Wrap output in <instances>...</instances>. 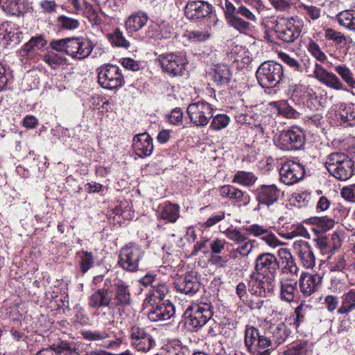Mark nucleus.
I'll use <instances>...</instances> for the list:
<instances>
[{
    "instance_id": "1",
    "label": "nucleus",
    "mask_w": 355,
    "mask_h": 355,
    "mask_svg": "<svg viewBox=\"0 0 355 355\" xmlns=\"http://www.w3.org/2000/svg\"><path fill=\"white\" fill-rule=\"evenodd\" d=\"M236 5H234L229 0H225V16L228 25L241 34H248L252 30V25L240 17L241 15L247 19L255 22L257 17L252 11L241 3L250 4L256 9H259L261 6V0H234Z\"/></svg>"
},
{
    "instance_id": "2",
    "label": "nucleus",
    "mask_w": 355,
    "mask_h": 355,
    "mask_svg": "<svg viewBox=\"0 0 355 355\" xmlns=\"http://www.w3.org/2000/svg\"><path fill=\"white\" fill-rule=\"evenodd\" d=\"M325 167L335 178L345 181L349 180L354 173V162L346 154L333 153L328 155Z\"/></svg>"
},
{
    "instance_id": "3",
    "label": "nucleus",
    "mask_w": 355,
    "mask_h": 355,
    "mask_svg": "<svg viewBox=\"0 0 355 355\" xmlns=\"http://www.w3.org/2000/svg\"><path fill=\"white\" fill-rule=\"evenodd\" d=\"M185 324L191 331H197L207 324L213 315V306L209 303L193 304L186 311Z\"/></svg>"
},
{
    "instance_id": "4",
    "label": "nucleus",
    "mask_w": 355,
    "mask_h": 355,
    "mask_svg": "<svg viewBox=\"0 0 355 355\" xmlns=\"http://www.w3.org/2000/svg\"><path fill=\"white\" fill-rule=\"evenodd\" d=\"M271 23L277 37L284 42H293L302 31V21L300 19H294L293 17L279 18L274 19Z\"/></svg>"
},
{
    "instance_id": "5",
    "label": "nucleus",
    "mask_w": 355,
    "mask_h": 355,
    "mask_svg": "<svg viewBox=\"0 0 355 355\" xmlns=\"http://www.w3.org/2000/svg\"><path fill=\"white\" fill-rule=\"evenodd\" d=\"M275 146L282 150H295L301 149L305 144V135L297 126L285 130L274 139Z\"/></svg>"
},
{
    "instance_id": "6",
    "label": "nucleus",
    "mask_w": 355,
    "mask_h": 355,
    "mask_svg": "<svg viewBox=\"0 0 355 355\" xmlns=\"http://www.w3.org/2000/svg\"><path fill=\"white\" fill-rule=\"evenodd\" d=\"M284 76L283 67L277 62H265L258 68L256 76L259 85L263 88L276 86Z\"/></svg>"
},
{
    "instance_id": "7",
    "label": "nucleus",
    "mask_w": 355,
    "mask_h": 355,
    "mask_svg": "<svg viewBox=\"0 0 355 355\" xmlns=\"http://www.w3.org/2000/svg\"><path fill=\"white\" fill-rule=\"evenodd\" d=\"M144 256V252L141 248L138 245L130 243L121 249L118 264L125 271L137 272L139 270V263Z\"/></svg>"
},
{
    "instance_id": "8",
    "label": "nucleus",
    "mask_w": 355,
    "mask_h": 355,
    "mask_svg": "<svg viewBox=\"0 0 355 355\" xmlns=\"http://www.w3.org/2000/svg\"><path fill=\"white\" fill-rule=\"evenodd\" d=\"M157 60L162 71L171 77L182 76L187 64L185 56L177 53L160 54Z\"/></svg>"
},
{
    "instance_id": "9",
    "label": "nucleus",
    "mask_w": 355,
    "mask_h": 355,
    "mask_svg": "<svg viewBox=\"0 0 355 355\" xmlns=\"http://www.w3.org/2000/svg\"><path fill=\"white\" fill-rule=\"evenodd\" d=\"M290 334V329L283 322L270 324L263 331V337L261 339L259 345L270 350L275 349L286 341Z\"/></svg>"
},
{
    "instance_id": "10",
    "label": "nucleus",
    "mask_w": 355,
    "mask_h": 355,
    "mask_svg": "<svg viewBox=\"0 0 355 355\" xmlns=\"http://www.w3.org/2000/svg\"><path fill=\"white\" fill-rule=\"evenodd\" d=\"M98 81L100 85L107 89H114L124 84V79L119 67L105 64L97 69Z\"/></svg>"
},
{
    "instance_id": "11",
    "label": "nucleus",
    "mask_w": 355,
    "mask_h": 355,
    "mask_svg": "<svg viewBox=\"0 0 355 355\" xmlns=\"http://www.w3.org/2000/svg\"><path fill=\"white\" fill-rule=\"evenodd\" d=\"M213 111L212 105L205 101L189 104L187 110L191 122L198 127H204L209 123Z\"/></svg>"
},
{
    "instance_id": "12",
    "label": "nucleus",
    "mask_w": 355,
    "mask_h": 355,
    "mask_svg": "<svg viewBox=\"0 0 355 355\" xmlns=\"http://www.w3.org/2000/svg\"><path fill=\"white\" fill-rule=\"evenodd\" d=\"M305 175L304 166L296 162L286 161L279 169L280 180L286 185H293L302 180Z\"/></svg>"
},
{
    "instance_id": "13",
    "label": "nucleus",
    "mask_w": 355,
    "mask_h": 355,
    "mask_svg": "<svg viewBox=\"0 0 355 355\" xmlns=\"http://www.w3.org/2000/svg\"><path fill=\"white\" fill-rule=\"evenodd\" d=\"M279 267L277 257L272 253L265 252L259 254L255 259L254 269L263 277H272L275 280V275Z\"/></svg>"
},
{
    "instance_id": "14",
    "label": "nucleus",
    "mask_w": 355,
    "mask_h": 355,
    "mask_svg": "<svg viewBox=\"0 0 355 355\" xmlns=\"http://www.w3.org/2000/svg\"><path fill=\"white\" fill-rule=\"evenodd\" d=\"M223 234L229 240L238 245L236 249L241 257H247L252 252L255 241L250 239L246 234L242 233L239 230L229 227L223 232Z\"/></svg>"
},
{
    "instance_id": "15",
    "label": "nucleus",
    "mask_w": 355,
    "mask_h": 355,
    "mask_svg": "<svg viewBox=\"0 0 355 355\" xmlns=\"http://www.w3.org/2000/svg\"><path fill=\"white\" fill-rule=\"evenodd\" d=\"M275 286V280L272 277L259 279L254 273L252 274L248 281V291L252 297H265L271 293Z\"/></svg>"
},
{
    "instance_id": "16",
    "label": "nucleus",
    "mask_w": 355,
    "mask_h": 355,
    "mask_svg": "<svg viewBox=\"0 0 355 355\" xmlns=\"http://www.w3.org/2000/svg\"><path fill=\"white\" fill-rule=\"evenodd\" d=\"M67 55L76 60L87 58L93 50L90 40L83 37H69Z\"/></svg>"
},
{
    "instance_id": "17",
    "label": "nucleus",
    "mask_w": 355,
    "mask_h": 355,
    "mask_svg": "<svg viewBox=\"0 0 355 355\" xmlns=\"http://www.w3.org/2000/svg\"><path fill=\"white\" fill-rule=\"evenodd\" d=\"M309 76L316 79L322 85L334 89H344V85L339 78L335 73L327 71L318 62H314L313 74L309 75Z\"/></svg>"
},
{
    "instance_id": "18",
    "label": "nucleus",
    "mask_w": 355,
    "mask_h": 355,
    "mask_svg": "<svg viewBox=\"0 0 355 355\" xmlns=\"http://www.w3.org/2000/svg\"><path fill=\"white\" fill-rule=\"evenodd\" d=\"M130 343L137 351L148 352L154 345L152 336L144 328L133 325L130 330Z\"/></svg>"
},
{
    "instance_id": "19",
    "label": "nucleus",
    "mask_w": 355,
    "mask_h": 355,
    "mask_svg": "<svg viewBox=\"0 0 355 355\" xmlns=\"http://www.w3.org/2000/svg\"><path fill=\"white\" fill-rule=\"evenodd\" d=\"M212 6L205 1L189 0L184 6L186 17L197 21L208 16L212 12Z\"/></svg>"
},
{
    "instance_id": "20",
    "label": "nucleus",
    "mask_w": 355,
    "mask_h": 355,
    "mask_svg": "<svg viewBox=\"0 0 355 355\" xmlns=\"http://www.w3.org/2000/svg\"><path fill=\"white\" fill-rule=\"evenodd\" d=\"M83 339L87 341L98 343V345L105 348H114L118 347L121 341L115 340L107 341L111 337L110 332L107 330H85L80 332Z\"/></svg>"
},
{
    "instance_id": "21",
    "label": "nucleus",
    "mask_w": 355,
    "mask_h": 355,
    "mask_svg": "<svg viewBox=\"0 0 355 355\" xmlns=\"http://www.w3.org/2000/svg\"><path fill=\"white\" fill-rule=\"evenodd\" d=\"M293 250L298 256L302 265L306 268H312L315 264V257L310 245L305 241H295Z\"/></svg>"
},
{
    "instance_id": "22",
    "label": "nucleus",
    "mask_w": 355,
    "mask_h": 355,
    "mask_svg": "<svg viewBox=\"0 0 355 355\" xmlns=\"http://www.w3.org/2000/svg\"><path fill=\"white\" fill-rule=\"evenodd\" d=\"M256 196L259 205L270 207L278 201L280 190L273 184H262L256 189Z\"/></svg>"
},
{
    "instance_id": "23",
    "label": "nucleus",
    "mask_w": 355,
    "mask_h": 355,
    "mask_svg": "<svg viewBox=\"0 0 355 355\" xmlns=\"http://www.w3.org/2000/svg\"><path fill=\"white\" fill-rule=\"evenodd\" d=\"M298 279L295 277L283 276L279 282V297L286 302H293L297 293Z\"/></svg>"
},
{
    "instance_id": "24",
    "label": "nucleus",
    "mask_w": 355,
    "mask_h": 355,
    "mask_svg": "<svg viewBox=\"0 0 355 355\" xmlns=\"http://www.w3.org/2000/svg\"><path fill=\"white\" fill-rule=\"evenodd\" d=\"M173 33L172 21L163 20L148 26L146 36L155 40H162L170 38Z\"/></svg>"
},
{
    "instance_id": "25",
    "label": "nucleus",
    "mask_w": 355,
    "mask_h": 355,
    "mask_svg": "<svg viewBox=\"0 0 355 355\" xmlns=\"http://www.w3.org/2000/svg\"><path fill=\"white\" fill-rule=\"evenodd\" d=\"M132 147L139 157H148L152 154L154 149L153 139L146 132L137 135L133 138Z\"/></svg>"
},
{
    "instance_id": "26",
    "label": "nucleus",
    "mask_w": 355,
    "mask_h": 355,
    "mask_svg": "<svg viewBox=\"0 0 355 355\" xmlns=\"http://www.w3.org/2000/svg\"><path fill=\"white\" fill-rule=\"evenodd\" d=\"M322 277L318 275L303 272L298 280L300 291L304 296H310L315 293L322 283Z\"/></svg>"
},
{
    "instance_id": "27",
    "label": "nucleus",
    "mask_w": 355,
    "mask_h": 355,
    "mask_svg": "<svg viewBox=\"0 0 355 355\" xmlns=\"http://www.w3.org/2000/svg\"><path fill=\"white\" fill-rule=\"evenodd\" d=\"M200 286L198 279L191 275L181 276L175 282V287L178 291L190 296L196 294Z\"/></svg>"
},
{
    "instance_id": "28",
    "label": "nucleus",
    "mask_w": 355,
    "mask_h": 355,
    "mask_svg": "<svg viewBox=\"0 0 355 355\" xmlns=\"http://www.w3.org/2000/svg\"><path fill=\"white\" fill-rule=\"evenodd\" d=\"M115 304L119 307L129 306L132 304V295L128 285L119 281L114 285Z\"/></svg>"
},
{
    "instance_id": "29",
    "label": "nucleus",
    "mask_w": 355,
    "mask_h": 355,
    "mask_svg": "<svg viewBox=\"0 0 355 355\" xmlns=\"http://www.w3.org/2000/svg\"><path fill=\"white\" fill-rule=\"evenodd\" d=\"M175 314V307L170 302H162L150 310L148 314L149 320L154 322L166 320Z\"/></svg>"
},
{
    "instance_id": "30",
    "label": "nucleus",
    "mask_w": 355,
    "mask_h": 355,
    "mask_svg": "<svg viewBox=\"0 0 355 355\" xmlns=\"http://www.w3.org/2000/svg\"><path fill=\"white\" fill-rule=\"evenodd\" d=\"M112 296L106 288H100L94 291L89 297V306L93 309L108 306L112 301Z\"/></svg>"
},
{
    "instance_id": "31",
    "label": "nucleus",
    "mask_w": 355,
    "mask_h": 355,
    "mask_svg": "<svg viewBox=\"0 0 355 355\" xmlns=\"http://www.w3.org/2000/svg\"><path fill=\"white\" fill-rule=\"evenodd\" d=\"M148 15L141 11H138L130 15L125 21V26L130 33H135L141 29L147 23Z\"/></svg>"
},
{
    "instance_id": "32",
    "label": "nucleus",
    "mask_w": 355,
    "mask_h": 355,
    "mask_svg": "<svg viewBox=\"0 0 355 355\" xmlns=\"http://www.w3.org/2000/svg\"><path fill=\"white\" fill-rule=\"evenodd\" d=\"M263 337V333L260 334L258 329L253 326L247 325L245 329L244 343L249 350L252 349H263V346H261L259 343Z\"/></svg>"
},
{
    "instance_id": "33",
    "label": "nucleus",
    "mask_w": 355,
    "mask_h": 355,
    "mask_svg": "<svg viewBox=\"0 0 355 355\" xmlns=\"http://www.w3.org/2000/svg\"><path fill=\"white\" fill-rule=\"evenodd\" d=\"M1 8L11 15L19 16L28 9L26 0H0Z\"/></svg>"
},
{
    "instance_id": "34",
    "label": "nucleus",
    "mask_w": 355,
    "mask_h": 355,
    "mask_svg": "<svg viewBox=\"0 0 355 355\" xmlns=\"http://www.w3.org/2000/svg\"><path fill=\"white\" fill-rule=\"evenodd\" d=\"M220 195L223 198H228L234 200L237 203H243L247 205L249 202L250 198L248 195L231 185H223L219 189Z\"/></svg>"
},
{
    "instance_id": "35",
    "label": "nucleus",
    "mask_w": 355,
    "mask_h": 355,
    "mask_svg": "<svg viewBox=\"0 0 355 355\" xmlns=\"http://www.w3.org/2000/svg\"><path fill=\"white\" fill-rule=\"evenodd\" d=\"M290 91L292 92V97L297 98L300 103H304L305 101L316 98L313 89L302 84L291 85Z\"/></svg>"
},
{
    "instance_id": "36",
    "label": "nucleus",
    "mask_w": 355,
    "mask_h": 355,
    "mask_svg": "<svg viewBox=\"0 0 355 355\" xmlns=\"http://www.w3.org/2000/svg\"><path fill=\"white\" fill-rule=\"evenodd\" d=\"M159 209V217L167 222L175 223L180 216V207L177 204L167 202L161 205Z\"/></svg>"
},
{
    "instance_id": "37",
    "label": "nucleus",
    "mask_w": 355,
    "mask_h": 355,
    "mask_svg": "<svg viewBox=\"0 0 355 355\" xmlns=\"http://www.w3.org/2000/svg\"><path fill=\"white\" fill-rule=\"evenodd\" d=\"M46 41L42 36L33 37L20 50V55L23 57L30 58L33 56V51L45 46Z\"/></svg>"
},
{
    "instance_id": "38",
    "label": "nucleus",
    "mask_w": 355,
    "mask_h": 355,
    "mask_svg": "<svg viewBox=\"0 0 355 355\" xmlns=\"http://www.w3.org/2000/svg\"><path fill=\"white\" fill-rule=\"evenodd\" d=\"M270 105L276 109L278 114L282 115L288 119H297L300 113L293 109L286 101H274Z\"/></svg>"
},
{
    "instance_id": "39",
    "label": "nucleus",
    "mask_w": 355,
    "mask_h": 355,
    "mask_svg": "<svg viewBox=\"0 0 355 355\" xmlns=\"http://www.w3.org/2000/svg\"><path fill=\"white\" fill-rule=\"evenodd\" d=\"M340 26L349 31H355V10H345L336 15Z\"/></svg>"
},
{
    "instance_id": "40",
    "label": "nucleus",
    "mask_w": 355,
    "mask_h": 355,
    "mask_svg": "<svg viewBox=\"0 0 355 355\" xmlns=\"http://www.w3.org/2000/svg\"><path fill=\"white\" fill-rule=\"evenodd\" d=\"M232 78V73L227 65H217L214 69L213 80L218 85H226Z\"/></svg>"
},
{
    "instance_id": "41",
    "label": "nucleus",
    "mask_w": 355,
    "mask_h": 355,
    "mask_svg": "<svg viewBox=\"0 0 355 355\" xmlns=\"http://www.w3.org/2000/svg\"><path fill=\"white\" fill-rule=\"evenodd\" d=\"M355 310V291L351 289L343 296L341 306L338 310V314H347Z\"/></svg>"
},
{
    "instance_id": "42",
    "label": "nucleus",
    "mask_w": 355,
    "mask_h": 355,
    "mask_svg": "<svg viewBox=\"0 0 355 355\" xmlns=\"http://www.w3.org/2000/svg\"><path fill=\"white\" fill-rule=\"evenodd\" d=\"M324 36L326 40L332 41L340 48L344 47L347 44V37L341 32L331 28L324 29Z\"/></svg>"
},
{
    "instance_id": "43",
    "label": "nucleus",
    "mask_w": 355,
    "mask_h": 355,
    "mask_svg": "<svg viewBox=\"0 0 355 355\" xmlns=\"http://www.w3.org/2000/svg\"><path fill=\"white\" fill-rule=\"evenodd\" d=\"M257 180V178L252 172L240 171L234 175L232 182L250 187L254 184Z\"/></svg>"
},
{
    "instance_id": "44",
    "label": "nucleus",
    "mask_w": 355,
    "mask_h": 355,
    "mask_svg": "<svg viewBox=\"0 0 355 355\" xmlns=\"http://www.w3.org/2000/svg\"><path fill=\"white\" fill-rule=\"evenodd\" d=\"M298 8L307 19L315 21L318 19L321 16V8L312 4L300 3L298 5Z\"/></svg>"
},
{
    "instance_id": "45",
    "label": "nucleus",
    "mask_w": 355,
    "mask_h": 355,
    "mask_svg": "<svg viewBox=\"0 0 355 355\" xmlns=\"http://www.w3.org/2000/svg\"><path fill=\"white\" fill-rule=\"evenodd\" d=\"M307 341L299 340L286 347L283 352L284 355H306L307 352Z\"/></svg>"
},
{
    "instance_id": "46",
    "label": "nucleus",
    "mask_w": 355,
    "mask_h": 355,
    "mask_svg": "<svg viewBox=\"0 0 355 355\" xmlns=\"http://www.w3.org/2000/svg\"><path fill=\"white\" fill-rule=\"evenodd\" d=\"M106 37L115 46L125 49L130 46V42L124 37L123 33L119 28L115 29L113 33H107Z\"/></svg>"
},
{
    "instance_id": "47",
    "label": "nucleus",
    "mask_w": 355,
    "mask_h": 355,
    "mask_svg": "<svg viewBox=\"0 0 355 355\" xmlns=\"http://www.w3.org/2000/svg\"><path fill=\"white\" fill-rule=\"evenodd\" d=\"M49 349L59 355H71L75 351V347L71 343L60 340L51 345Z\"/></svg>"
},
{
    "instance_id": "48",
    "label": "nucleus",
    "mask_w": 355,
    "mask_h": 355,
    "mask_svg": "<svg viewBox=\"0 0 355 355\" xmlns=\"http://www.w3.org/2000/svg\"><path fill=\"white\" fill-rule=\"evenodd\" d=\"M334 69L349 87L355 88V79L349 68L345 64H338Z\"/></svg>"
},
{
    "instance_id": "49",
    "label": "nucleus",
    "mask_w": 355,
    "mask_h": 355,
    "mask_svg": "<svg viewBox=\"0 0 355 355\" xmlns=\"http://www.w3.org/2000/svg\"><path fill=\"white\" fill-rule=\"evenodd\" d=\"M168 289L167 285L164 282H157L152 286L149 291L148 298L150 301H155V300H162L168 293Z\"/></svg>"
},
{
    "instance_id": "50",
    "label": "nucleus",
    "mask_w": 355,
    "mask_h": 355,
    "mask_svg": "<svg viewBox=\"0 0 355 355\" xmlns=\"http://www.w3.org/2000/svg\"><path fill=\"white\" fill-rule=\"evenodd\" d=\"M80 261V267L83 273L87 272L94 263V258L92 252L83 250L79 253Z\"/></svg>"
},
{
    "instance_id": "51",
    "label": "nucleus",
    "mask_w": 355,
    "mask_h": 355,
    "mask_svg": "<svg viewBox=\"0 0 355 355\" xmlns=\"http://www.w3.org/2000/svg\"><path fill=\"white\" fill-rule=\"evenodd\" d=\"M310 311V306L302 303L295 309L294 324L296 327H298L300 324L305 320L306 318L309 315Z\"/></svg>"
},
{
    "instance_id": "52",
    "label": "nucleus",
    "mask_w": 355,
    "mask_h": 355,
    "mask_svg": "<svg viewBox=\"0 0 355 355\" xmlns=\"http://www.w3.org/2000/svg\"><path fill=\"white\" fill-rule=\"evenodd\" d=\"M57 21L61 28L66 30H73L80 26V22L78 19L65 15L58 17Z\"/></svg>"
},
{
    "instance_id": "53",
    "label": "nucleus",
    "mask_w": 355,
    "mask_h": 355,
    "mask_svg": "<svg viewBox=\"0 0 355 355\" xmlns=\"http://www.w3.org/2000/svg\"><path fill=\"white\" fill-rule=\"evenodd\" d=\"M42 60L52 68L55 69L58 66L64 63L66 59L58 53L51 52L44 55Z\"/></svg>"
},
{
    "instance_id": "54",
    "label": "nucleus",
    "mask_w": 355,
    "mask_h": 355,
    "mask_svg": "<svg viewBox=\"0 0 355 355\" xmlns=\"http://www.w3.org/2000/svg\"><path fill=\"white\" fill-rule=\"evenodd\" d=\"M212 121L210 128L215 130H219L227 126L230 118L226 114H217L211 117Z\"/></svg>"
},
{
    "instance_id": "55",
    "label": "nucleus",
    "mask_w": 355,
    "mask_h": 355,
    "mask_svg": "<svg viewBox=\"0 0 355 355\" xmlns=\"http://www.w3.org/2000/svg\"><path fill=\"white\" fill-rule=\"evenodd\" d=\"M308 51L318 61L324 62L327 55L321 50L320 46L314 41L311 40L308 44Z\"/></svg>"
},
{
    "instance_id": "56",
    "label": "nucleus",
    "mask_w": 355,
    "mask_h": 355,
    "mask_svg": "<svg viewBox=\"0 0 355 355\" xmlns=\"http://www.w3.org/2000/svg\"><path fill=\"white\" fill-rule=\"evenodd\" d=\"M347 268V264L345 255H339L330 263L329 269L331 272H344Z\"/></svg>"
},
{
    "instance_id": "57",
    "label": "nucleus",
    "mask_w": 355,
    "mask_h": 355,
    "mask_svg": "<svg viewBox=\"0 0 355 355\" xmlns=\"http://www.w3.org/2000/svg\"><path fill=\"white\" fill-rule=\"evenodd\" d=\"M88 10L85 12V17L88 19L93 28H98L102 24V19L92 6H88Z\"/></svg>"
},
{
    "instance_id": "58",
    "label": "nucleus",
    "mask_w": 355,
    "mask_h": 355,
    "mask_svg": "<svg viewBox=\"0 0 355 355\" xmlns=\"http://www.w3.org/2000/svg\"><path fill=\"white\" fill-rule=\"evenodd\" d=\"M246 232L254 237H263L267 233L268 228L259 224H252L245 228Z\"/></svg>"
},
{
    "instance_id": "59",
    "label": "nucleus",
    "mask_w": 355,
    "mask_h": 355,
    "mask_svg": "<svg viewBox=\"0 0 355 355\" xmlns=\"http://www.w3.org/2000/svg\"><path fill=\"white\" fill-rule=\"evenodd\" d=\"M298 271L299 268L297 266L295 260H291V262L284 264L282 268L283 276L295 277V278H297Z\"/></svg>"
},
{
    "instance_id": "60",
    "label": "nucleus",
    "mask_w": 355,
    "mask_h": 355,
    "mask_svg": "<svg viewBox=\"0 0 355 355\" xmlns=\"http://www.w3.org/2000/svg\"><path fill=\"white\" fill-rule=\"evenodd\" d=\"M168 119L171 124L180 125L183 123V112L180 108H175L168 115Z\"/></svg>"
},
{
    "instance_id": "61",
    "label": "nucleus",
    "mask_w": 355,
    "mask_h": 355,
    "mask_svg": "<svg viewBox=\"0 0 355 355\" xmlns=\"http://www.w3.org/2000/svg\"><path fill=\"white\" fill-rule=\"evenodd\" d=\"M261 239L267 245L272 248H275L283 244L277 236L270 231L268 230L267 233L261 237Z\"/></svg>"
},
{
    "instance_id": "62",
    "label": "nucleus",
    "mask_w": 355,
    "mask_h": 355,
    "mask_svg": "<svg viewBox=\"0 0 355 355\" xmlns=\"http://www.w3.org/2000/svg\"><path fill=\"white\" fill-rule=\"evenodd\" d=\"M280 59L288 66L291 67L295 71H301V64L295 58L291 57L289 55L285 53H280L279 54Z\"/></svg>"
},
{
    "instance_id": "63",
    "label": "nucleus",
    "mask_w": 355,
    "mask_h": 355,
    "mask_svg": "<svg viewBox=\"0 0 355 355\" xmlns=\"http://www.w3.org/2000/svg\"><path fill=\"white\" fill-rule=\"evenodd\" d=\"M69 37L53 40L50 43L51 47L57 51L64 52L67 54Z\"/></svg>"
},
{
    "instance_id": "64",
    "label": "nucleus",
    "mask_w": 355,
    "mask_h": 355,
    "mask_svg": "<svg viewBox=\"0 0 355 355\" xmlns=\"http://www.w3.org/2000/svg\"><path fill=\"white\" fill-rule=\"evenodd\" d=\"M340 116L345 121H350L355 119V106L353 104L345 106V107L340 111Z\"/></svg>"
}]
</instances>
